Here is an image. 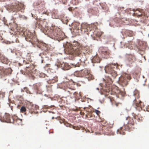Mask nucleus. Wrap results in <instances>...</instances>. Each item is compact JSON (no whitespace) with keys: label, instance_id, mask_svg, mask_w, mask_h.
<instances>
[{"label":"nucleus","instance_id":"nucleus-1","mask_svg":"<svg viewBox=\"0 0 149 149\" xmlns=\"http://www.w3.org/2000/svg\"><path fill=\"white\" fill-rule=\"evenodd\" d=\"M97 23H96L93 24L91 25L86 24H82L80 25L79 23L75 22V29L77 30L76 33H77L76 34L77 35H79L81 31L85 32L91 31V28H93L94 29H96L97 28Z\"/></svg>","mask_w":149,"mask_h":149},{"label":"nucleus","instance_id":"nucleus-2","mask_svg":"<svg viewBox=\"0 0 149 149\" xmlns=\"http://www.w3.org/2000/svg\"><path fill=\"white\" fill-rule=\"evenodd\" d=\"M126 120L128 121L127 124L125 125L120 127L117 131V134H121L124 135L125 134V132L124 130H126L128 131H131L132 126L134 125L135 122L134 121V119L130 117H128L126 118Z\"/></svg>","mask_w":149,"mask_h":149},{"label":"nucleus","instance_id":"nucleus-3","mask_svg":"<svg viewBox=\"0 0 149 149\" xmlns=\"http://www.w3.org/2000/svg\"><path fill=\"white\" fill-rule=\"evenodd\" d=\"M46 32L45 33L49 36L52 39L56 40H61V36L60 33L56 29H54L53 27L47 28L45 29Z\"/></svg>","mask_w":149,"mask_h":149},{"label":"nucleus","instance_id":"nucleus-4","mask_svg":"<svg viewBox=\"0 0 149 149\" xmlns=\"http://www.w3.org/2000/svg\"><path fill=\"white\" fill-rule=\"evenodd\" d=\"M117 65L114 64H109L105 67V72L110 75L113 79H115L117 75V72L114 70V68H117Z\"/></svg>","mask_w":149,"mask_h":149},{"label":"nucleus","instance_id":"nucleus-5","mask_svg":"<svg viewBox=\"0 0 149 149\" xmlns=\"http://www.w3.org/2000/svg\"><path fill=\"white\" fill-rule=\"evenodd\" d=\"M75 76L77 77L84 76L89 80L94 79L93 76L90 73V71L87 69H84L79 71H75Z\"/></svg>","mask_w":149,"mask_h":149},{"label":"nucleus","instance_id":"nucleus-6","mask_svg":"<svg viewBox=\"0 0 149 149\" xmlns=\"http://www.w3.org/2000/svg\"><path fill=\"white\" fill-rule=\"evenodd\" d=\"M136 94L134 93V95L136 97L135 99L133 101L132 104L133 106L135 107L136 111H140L142 109V107L144 106L143 103L140 100L138 99L139 98V93L137 91H136Z\"/></svg>","mask_w":149,"mask_h":149},{"label":"nucleus","instance_id":"nucleus-7","mask_svg":"<svg viewBox=\"0 0 149 149\" xmlns=\"http://www.w3.org/2000/svg\"><path fill=\"white\" fill-rule=\"evenodd\" d=\"M63 47L65 48V52L67 54L71 55L74 58V50L73 48L74 46L68 42H67L63 44Z\"/></svg>","mask_w":149,"mask_h":149},{"label":"nucleus","instance_id":"nucleus-8","mask_svg":"<svg viewBox=\"0 0 149 149\" xmlns=\"http://www.w3.org/2000/svg\"><path fill=\"white\" fill-rule=\"evenodd\" d=\"M130 74L127 73L123 74L119 78L120 83L123 86H126L128 84V82L131 79Z\"/></svg>","mask_w":149,"mask_h":149},{"label":"nucleus","instance_id":"nucleus-9","mask_svg":"<svg viewBox=\"0 0 149 149\" xmlns=\"http://www.w3.org/2000/svg\"><path fill=\"white\" fill-rule=\"evenodd\" d=\"M11 9L14 12H17L19 11L23 12L24 9V5L22 3L18 2L16 3L15 5H13Z\"/></svg>","mask_w":149,"mask_h":149},{"label":"nucleus","instance_id":"nucleus-10","mask_svg":"<svg viewBox=\"0 0 149 149\" xmlns=\"http://www.w3.org/2000/svg\"><path fill=\"white\" fill-rule=\"evenodd\" d=\"M26 69L25 70V74H28L30 76V75L32 77L33 79H34V77L33 74L32 70L35 68V66L33 64H30L26 66Z\"/></svg>","mask_w":149,"mask_h":149},{"label":"nucleus","instance_id":"nucleus-11","mask_svg":"<svg viewBox=\"0 0 149 149\" xmlns=\"http://www.w3.org/2000/svg\"><path fill=\"white\" fill-rule=\"evenodd\" d=\"M12 120L10 119V115L7 113L5 114L3 117L0 116V120L2 122L7 123H12L14 121V118L12 117Z\"/></svg>","mask_w":149,"mask_h":149},{"label":"nucleus","instance_id":"nucleus-12","mask_svg":"<svg viewBox=\"0 0 149 149\" xmlns=\"http://www.w3.org/2000/svg\"><path fill=\"white\" fill-rule=\"evenodd\" d=\"M100 51L106 58H109L111 55V52L107 47H101L100 48Z\"/></svg>","mask_w":149,"mask_h":149},{"label":"nucleus","instance_id":"nucleus-13","mask_svg":"<svg viewBox=\"0 0 149 149\" xmlns=\"http://www.w3.org/2000/svg\"><path fill=\"white\" fill-rule=\"evenodd\" d=\"M83 47L82 45L77 41H75V47H77L75 49V55H78L80 54L81 52V50Z\"/></svg>","mask_w":149,"mask_h":149},{"label":"nucleus","instance_id":"nucleus-14","mask_svg":"<svg viewBox=\"0 0 149 149\" xmlns=\"http://www.w3.org/2000/svg\"><path fill=\"white\" fill-rule=\"evenodd\" d=\"M25 36V39L27 41H31V40H33L35 38V36H34L33 33H31L29 31H26L24 33Z\"/></svg>","mask_w":149,"mask_h":149},{"label":"nucleus","instance_id":"nucleus-15","mask_svg":"<svg viewBox=\"0 0 149 149\" xmlns=\"http://www.w3.org/2000/svg\"><path fill=\"white\" fill-rule=\"evenodd\" d=\"M106 90L107 92L106 95L110 98L111 101L112 102L114 100V97L112 96H115V93L111 90L110 91L109 89H106Z\"/></svg>","mask_w":149,"mask_h":149},{"label":"nucleus","instance_id":"nucleus-16","mask_svg":"<svg viewBox=\"0 0 149 149\" xmlns=\"http://www.w3.org/2000/svg\"><path fill=\"white\" fill-rule=\"evenodd\" d=\"M103 80L105 82V85L107 88L109 87V85L113 82L112 79L110 78V77L109 76H106L105 78Z\"/></svg>","mask_w":149,"mask_h":149},{"label":"nucleus","instance_id":"nucleus-17","mask_svg":"<svg viewBox=\"0 0 149 149\" xmlns=\"http://www.w3.org/2000/svg\"><path fill=\"white\" fill-rule=\"evenodd\" d=\"M23 63L24 65H29L30 64H32L31 62L32 61L31 60V56L30 54H28L26 58L22 60Z\"/></svg>","mask_w":149,"mask_h":149},{"label":"nucleus","instance_id":"nucleus-18","mask_svg":"<svg viewBox=\"0 0 149 149\" xmlns=\"http://www.w3.org/2000/svg\"><path fill=\"white\" fill-rule=\"evenodd\" d=\"M75 115H83L84 114V111H85V108H83L81 109L80 107L78 108L75 107Z\"/></svg>","mask_w":149,"mask_h":149},{"label":"nucleus","instance_id":"nucleus-19","mask_svg":"<svg viewBox=\"0 0 149 149\" xmlns=\"http://www.w3.org/2000/svg\"><path fill=\"white\" fill-rule=\"evenodd\" d=\"M122 34L123 35L124 34L125 35L127 36H132L133 35V33L132 31L129 30L124 29L122 32Z\"/></svg>","mask_w":149,"mask_h":149},{"label":"nucleus","instance_id":"nucleus-20","mask_svg":"<svg viewBox=\"0 0 149 149\" xmlns=\"http://www.w3.org/2000/svg\"><path fill=\"white\" fill-rule=\"evenodd\" d=\"M132 114L134 119H136L138 122H141L142 121V117L140 114H138V115H136L134 113H132Z\"/></svg>","mask_w":149,"mask_h":149},{"label":"nucleus","instance_id":"nucleus-21","mask_svg":"<svg viewBox=\"0 0 149 149\" xmlns=\"http://www.w3.org/2000/svg\"><path fill=\"white\" fill-rule=\"evenodd\" d=\"M12 70L10 68L3 70L2 72L4 75H7L11 74Z\"/></svg>","mask_w":149,"mask_h":149},{"label":"nucleus","instance_id":"nucleus-22","mask_svg":"<svg viewBox=\"0 0 149 149\" xmlns=\"http://www.w3.org/2000/svg\"><path fill=\"white\" fill-rule=\"evenodd\" d=\"M128 60L131 63L134 62L136 61L135 57L132 55H129L127 56Z\"/></svg>","mask_w":149,"mask_h":149},{"label":"nucleus","instance_id":"nucleus-23","mask_svg":"<svg viewBox=\"0 0 149 149\" xmlns=\"http://www.w3.org/2000/svg\"><path fill=\"white\" fill-rule=\"evenodd\" d=\"M0 61L2 63L5 64L8 63V59L3 56L2 54H1V56H0Z\"/></svg>","mask_w":149,"mask_h":149},{"label":"nucleus","instance_id":"nucleus-24","mask_svg":"<svg viewBox=\"0 0 149 149\" xmlns=\"http://www.w3.org/2000/svg\"><path fill=\"white\" fill-rule=\"evenodd\" d=\"M105 134L107 135H113L114 132H113L110 128H107V129L105 130Z\"/></svg>","mask_w":149,"mask_h":149},{"label":"nucleus","instance_id":"nucleus-25","mask_svg":"<svg viewBox=\"0 0 149 149\" xmlns=\"http://www.w3.org/2000/svg\"><path fill=\"white\" fill-rule=\"evenodd\" d=\"M41 85L40 84H36L33 85V88L34 89L37 91L40 90Z\"/></svg>","mask_w":149,"mask_h":149},{"label":"nucleus","instance_id":"nucleus-26","mask_svg":"<svg viewBox=\"0 0 149 149\" xmlns=\"http://www.w3.org/2000/svg\"><path fill=\"white\" fill-rule=\"evenodd\" d=\"M140 13H141V14H139L138 15L142 16H146L148 17L146 14L144 13L143 12V10L142 9H136Z\"/></svg>","mask_w":149,"mask_h":149},{"label":"nucleus","instance_id":"nucleus-27","mask_svg":"<svg viewBox=\"0 0 149 149\" xmlns=\"http://www.w3.org/2000/svg\"><path fill=\"white\" fill-rule=\"evenodd\" d=\"M81 97V95L80 93H76L75 92V98L77 100L79 99Z\"/></svg>","mask_w":149,"mask_h":149},{"label":"nucleus","instance_id":"nucleus-28","mask_svg":"<svg viewBox=\"0 0 149 149\" xmlns=\"http://www.w3.org/2000/svg\"><path fill=\"white\" fill-rule=\"evenodd\" d=\"M26 110V107L24 106H22V107H21L20 109L21 112L23 113L25 112Z\"/></svg>","mask_w":149,"mask_h":149},{"label":"nucleus","instance_id":"nucleus-29","mask_svg":"<svg viewBox=\"0 0 149 149\" xmlns=\"http://www.w3.org/2000/svg\"><path fill=\"white\" fill-rule=\"evenodd\" d=\"M65 69L66 70L69 69L71 67L67 63H65L64 64Z\"/></svg>","mask_w":149,"mask_h":149},{"label":"nucleus","instance_id":"nucleus-30","mask_svg":"<svg viewBox=\"0 0 149 149\" xmlns=\"http://www.w3.org/2000/svg\"><path fill=\"white\" fill-rule=\"evenodd\" d=\"M66 126L67 127H69L70 128H72L74 129V126L73 125H72L70 123H67L65 124Z\"/></svg>","mask_w":149,"mask_h":149},{"label":"nucleus","instance_id":"nucleus-31","mask_svg":"<svg viewBox=\"0 0 149 149\" xmlns=\"http://www.w3.org/2000/svg\"><path fill=\"white\" fill-rule=\"evenodd\" d=\"M27 108H28L30 110L32 109L33 107V105L31 104H29L27 105Z\"/></svg>","mask_w":149,"mask_h":149},{"label":"nucleus","instance_id":"nucleus-32","mask_svg":"<svg viewBox=\"0 0 149 149\" xmlns=\"http://www.w3.org/2000/svg\"><path fill=\"white\" fill-rule=\"evenodd\" d=\"M83 128L82 127H81L80 126H77V127L75 126V129L77 130H82Z\"/></svg>","mask_w":149,"mask_h":149},{"label":"nucleus","instance_id":"nucleus-33","mask_svg":"<svg viewBox=\"0 0 149 149\" xmlns=\"http://www.w3.org/2000/svg\"><path fill=\"white\" fill-rule=\"evenodd\" d=\"M95 112L99 116V115L100 114V112L97 110H95Z\"/></svg>","mask_w":149,"mask_h":149},{"label":"nucleus","instance_id":"nucleus-34","mask_svg":"<svg viewBox=\"0 0 149 149\" xmlns=\"http://www.w3.org/2000/svg\"><path fill=\"white\" fill-rule=\"evenodd\" d=\"M58 81V79L57 78H56L54 79H52V83H54V82L57 81Z\"/></svg>","mask_w":149,"mask_h":149},{"label":"nucleus","instance_id":"nucleus-35","mask_svg":"<svg viewBox=\"0 0 149 149\" xmlns=\"http://www.w3.org/2000/svg\"><path fill=\"white\" fill-rule=\"evenodd\" d=\"M80 64V63L78 62V63L76 64L75 65V67H79Z\"/></svg>","mask_w":149,"mask_h":149},{"label":"nucleus","instance_id":"nucleus-36","mask_svg":"<svg viewBox=\"0 0 149 149\" xmlns=\"http://www.w3.org/2000/svg\"><path fill=\"white\" fill-rule=\"evenodd\" d=\"M124 9V8L123 7H122V8H118V10L119 11H120V10L121 9H122L123 10V9Z\"/></svg>","mask_w":149,"mask_h":149},{"label":"nucleus","instance_id":"nucleus-37","mask_svg":"<svg viewBox=\"0 0 149 149\" xmlns=\"http://www.w3.org/2000/svg\"><path fill=\"white\" fill-rule=\"evenodd\" d=\"M3 39L2 37L0 35V41Z\"/></svg>","mask_w":149,"mask_h":149},{"label":"nucleus","instance_id":"nucleus-38","mask_svg":"<svg viewBox=\"0 0 149 149\" xmlns=\"http://www.w3.org/2000/svg\"><path fill=\"white\" fill-rule=\"evenodd\" d=\"M20 120L21 121H22V120L21 119H18V118L17 120H17Z\"/></svg>","mask_w":149,"mask_h":149},{"label":"nucleus","instance_id":"nucleus-39","mask_svg":"<svg viewBox=\"0 0 149 149\" xmlns=\"http://www.w3.org/2000/svg\"><path fill=\"white\" fill-rule=\"evenodd\" d=\"M139 45H140V44L141 43L142 44V42L141 41L139 42Z\"/></svg>","mask_w":149,"mask_h":149},{"label":"nucleus","instance_id":"nucleus-40","mask_svg":"<svg viewBox=\"0 0 149 149\" xmlns=\"http://www.w3.org/2000/svg\"><path fill=\"white\" fill-rule=\"evenodd\" d=\"M77 86H80V84H77Z\"/></svg>","mask_w":149,"mask_h":149},{"label":"nucleus","instance_id":"nucleus-41","mask_svg":"<svg viewBox=\"0 0 149 149\" xmlns=\"http://www.w3.org/2000/svg\"><path fill=\"white\" fill-rule=\"evenodd\" d=\"M19 65H20H20H22V64L21 65V63H19Z\"/></svg>","mask_w":149,"mask_h":149},{"label":"nucleus","instance_id":"nucleus-42","mask_svg":"<svg viewBox=\"0 0 149 149\" xmlns=\"http://www.w3.org/2000/svg\"><path fill=\"white\" fill-rule=\"evenodd\" d=\"M43 60H42V63H43Z\"/></svg>","mask_w":149,"mask_h":149},{"label":"nucleus","instance_id":"nucleus-43","mask_svg":"<svg viewBox=\"0 0 149 149\" xmlns=\"http://www.w3.org/2000/svg\"><path fill=\"white\" fill-rule=\"evenodd\" d=\"M94 34H95L96 35V34L94 32Z\"/></svg>","mask_w":149,"mask_h":149},{"label":"nucleus","instance_id":"nucleus-44","mask_svg":"<svg viewBox=\"0 0 149 149\" xmlns=\"http://www.w3.org/2000/svg\"><path fill=\"white\" fill-rule=\"evenodd\" d=\"M54 107V106H50V108H51V107Z\"/></svg>","mask_w":149,"mask_h":149}]
</instances>
